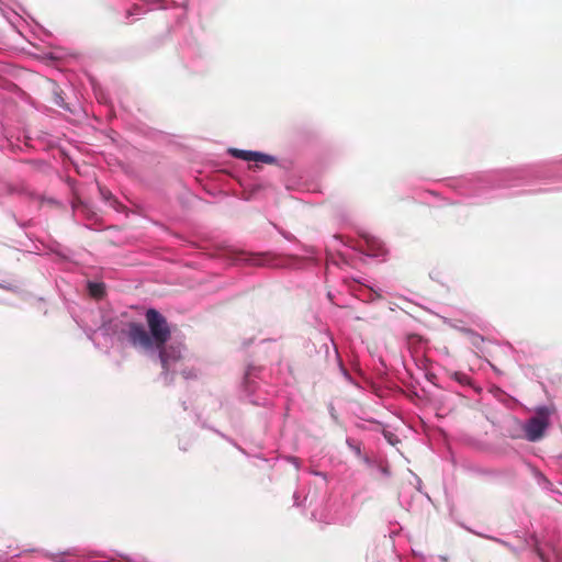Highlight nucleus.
<instances>
[{"instance_id":"nucleus-1","label":"nucleus","mask_w":562,"mask_h":562,"mask_svg":"<svg viewBox=\"0 0 562 562\" xmlns=\"http://www.w3.org/2000/svg\"><path fill=\"white\" fill-rule=\"evenodd\" d=\"M148 330L137 322L115 317L104 322L100 330L103 335L115 338L121 344H127L146 356L156 358L162 368V379L166 384L173 381L178 364L182 360L181 344L166 345L170 338V328L166 317L155 308L146 312Z\"/></svg>"},{"instance_id":"nucleus-2","label":"nucleus","mask_w":562,"mask_h":562,"mask_svg":"<svg viewBox=\"0 0 562 562\" xmlns=\"http://www.w3.org/2000/svg\"><path fill=\"white\" fill-rule=\"evenodd\" d=\"M562 177V169L553 165L530 166L515 170H498L483 176L453 180V188L464 195H479L486 188H515L531 179Z\"/></svg>"},{"instance_id":"nucleus-3","label":"nucleus","mask_w":562,"mask_h":562,"mask_svg":"<svg viewBox=\"0 0 562 562\" xmlns=\"http://www.w3.org/2000/svg\"><path fill=\"white\" fill-rule=\"evenodd\" d=\"M554 406L541 405L536 407L535 415L531 416L522 426L527 440L536 442L540 440L550 425V417L554 413Z\"/></svg>"},{"instance_id":"nucleus-4","label":"nucleus","mask_w":562,"mask_h":562,"mask_svg":"<svg viewBox=\"0 0 562 562\" xmlns=\"http://www.w3.org/2000/svg\"><path fill=\"white\" fill-rule=\"evenodd\" d=\"M235 265H250V266H260V267H272V268H281V267H295L294 258H281L267 254H248L245 251H240L235 254L234 257Z\"/></svg>"},{"instance_id":"nucleus-5","label":"nucleus","mask_w":562,"mask_h":562,"mask_svg":"<svg viewBox=\"0 0 562 562\" xmlns=\"http://www.w3.org/2000/svg\"><path fill=\"white\" fill-rule=\"evenodd\" d=\"M537 554L543 562H562V550L559 544L546 543L540 544L533 540Z\"/></svg>"},{"instance_id":"nucleus-6","label":"nucleus","mask_w":562,"mask_h":562,"mask_svg":"<svg viewBox=\"0 0 562 562\" xmlns=\"http://www.w3.org/2000/svg\"><path fill=\"white\" fill-rule=\"evenodd\" d=\"M366 248L362 249V252L372 258H384L386 254V249L381 240L373 236L366 235L364 236Z\"/></svg>"},{"instance_id":"nucleus-7","label":"nucleus","mask_w":562,"mask_h":562,"mask_svg":"<svg viewBox=\"0 0 562 562\" xmlns=\"http://www.w3.org/2000/svg\"><path fill=\"white\" fill-rule=\"evenodd\" d=\"M164 0H146L142 4H134L131 10L127 11V16L140 15L148 11L156 9H165L162 5Z\"/></svg>"},{"instance_id":"nucleus-8","label":"nucleus","mask_w":562,"mask_h":562,"mask_svg":"<svg viewBox=\"0 0 562 562\" xmlns=\"http://www.w3.org/2000/svg\"><path fill=\"white\" fill-rule=\"evenodd\" d=\"M88 291L89 294L95 299H100L104 295L105 292V285L102 282H88Z\"/></svg>"},{"instance_id":"nucleus-9","label":"nucleus","mask_w":562,"mask_h":562,"mask_svg":"<svg viewBox=\"0 0 562 562\" xmlns=\"http://www.w3.org/2000/svg\"><path fill=\"white\" fill-rule=\"evenodd\" d=\"M228 153L231 154V156L241 159L244 161H254V156H255L254 150L231 148V149H228Z\"/></svg>"},{"instance_id":"nucleus-10","label":"nucleus","mask_w":562,"mask_h":562,"mask_svg":"<svg viewBox=\"0 0 562 562\" xmlns=\"http://www.w3.org/2000/svg\"><path fill=\"white\" fill-rule=\"evenodd\" d=\"M533 476L540 487L543 490H550L551 482L538 470L532 469Z\"/></svg>"},{"instance_id":"nucleus-11","label":"nucleus","mask_w":562,"mask_h":562,"mask_svg":"<svg viewBox=\"0 0 562 562\" xmlns=\"http://www.w3.org/2000/svg\"><path fill=\"white\" fill-rule=\"evenodd\" d=\"M254 161L256 162H265V164H273L277 161L274 156L263 154L260 151H255Z\"/></svg>"},{"instance_id":"nucleus-12","label":"nucleus","mask_w":562,"mask_h":562,"mask_svg":"<svg viewBox=\"0 0 562 562\" xmlns=\"http://www.w3.org/2000/svg\"><path fill=\"white\" fill-rule=\"evenodd\" d=\"M346 443L357 457H362L360 443L355 442L350 438H347Z\"/></svg>"},{"instance_id":"nucleus-13","label":"nucleus","mask_w":562,"mask_h":562,"mask_svg":"<svg viewBox=\"0 0 562 562\" xmlns=\"http://www.w3.org/2000/svg\"><path fill=\"white\" fill-rule=\"evenodd\" d=\"M255 368L252 367H249L246 374H245V380H244V383H245V387L247 391L250 390V384H251V376L255 374Z\"/></svg>"},{"instance_id":"nucleus-14","label":"nucleus","mask_w":562,"mask_h":562,"mask_svg":"<svg viewBox=\"0 0 562 562\" xmlns=\"http://www.w3.org/2000/svg\"><path fill=\"white\" fill-rule=\"evenodd\" d=\"M487 538H488V539H491V540H493V541H495V542L501 543L502 546H504V547L508 548L510 551H513V552H515V553H518V551H519L517 548H515L514 546L509 544V543H508L507 541H505V540H502V539H499V538H495V537H487Z\"/></svg>"},{"instance_id":"nucleus-15","label":"nucleus","mask_w":562,"mask_h":562,"mask_svg":"<svg viewBox=\"0 0 562 562\" xmlns=\"http://www.w3.org/2000/svg\"><path fill=\"white\" fill-rule=\"evenodd\" d=\"M288 462L292 463L296 469H300V460L296 457H286L285 458Z\"/></svg>"},{"instance_id":"nucleus-16","label":"nucleus","mask_w":562,"mask_h":562,"mask_svg":"<svg viewBox=\"0 0 562 562\" xmlns=\"http://www.w3.org/2000/svg\"><path fill=\"white\" fill-rule=\"evenodd\" d=\"M454 378L460 383H467L469 378L465 374L462 373H454Z\"/></svg>"},{"instance_id":"nucleus-17","label":"nucleus","mask_w":562,"mask_h":562,"mask_svg":"<svg viewBox=\"0 0 562 562\" xmlns=\"http://www.w3.org/2000/svg\"><path fill=\"white\" fill-rule=\"evenodd\" d=\"M181 374L186 380L196 376L195 373H193L191 370H182Z\"/></svg>"},{"instance_id":"nucleus-18","label":"nucleus","mask_w":562,"mask_h":562,"mask_svg":"<svg viewBox=\"0 0 562 562\" xmlns=\"http://www.w3.org/2000/svg\"><path fill=\"white\" fill-rule=\"evenodd\" d=\"M248 396H249V401H250L254 405H262V406L268 405L267 400H265V401H262V402H259V401H257V400H254V398L251 397V394H248Z\"/></svg>"},{"instance_id":"nucleus-19","label":"nucleus","mask_w":562,"mask_h":562,"mask_svg":"<svg viewBox=\"0 0 562 562\" xmlns=\"http://www.w3.org/2000/svg\"><path fill=\"white\" fill-rule=\"evenodd\" d=\"M101 194L103 195V198H104L105 200H109V199L111 198V193H110V192H108V191L105 192V191H104V190H102V189H101Z\"/></svg>"},{"instance_id":"nucleus-20","label":"nucleus","mask_w":562,"mask_h":562,"mask_svg":"<svg viewBox=\"0 0 562 562\" xmlns=\"http://www.w3.org/2000/svg\"><path fill=\"white\" fill-rule=\"evenodd\" d=\"M293 498H294V505L299 506L300 504H299V502H297V499H299V494H297V492H295V493L293 494Z\"/></svg>"},{"instance_id":"nucleus-21","label":"nucleus","mask_w":562,"mask_h":562,"mask_svg":"<svg viewBox=\"0 0 562 562\" xmlns=\"http://www.w3.org/2000/svg\"><path fill=\"white\" fill-rule=\"evenodd\" d=\"M128 562H144V561L140 559H128Z\"/></svg>"},{"instance_id":"nucleus-22","label":"nucleus","mask_w":562,"mask_h":562,"mask_svg":"<svg viewBox=\"0 0 562 562\" xmlns=\"http://www.w3.org/2000/svg\"><path fill=\"white\" fill-rule=\"evenodd\" d=\"M314 474L319 475V476H322V477H324V479L326 477V476H325V474H324V473H321V472H314Z\"/></svg>"},{"instance_id":"nucleus-23","label":"nucleus","mask_w":562,"mask_h":562,"mask_svg":"<svg viewBox=\"0 0 562 562\" xmlns=\"http://www.w3.org/2000/svg\"><path fill=\"white\" fill-rule=\"evenodd\" d=\"M474 339H475V340H483V339H482V337H481V336H479V335H474Z\"/></svg>"},{"instance_id":"nucleus-24","label":"nucleus","mask_w":562,"mask_h":562,"mask_svg":"<svg viewBox=\"0 0 562 562\" xmlns=\"http://www.w3.org/2000/svg\"><path fill=\"white\" fill-rule=\"evenodd\" d=\"M342 371H344V374H345L348 379H350V376L348 375L347 371H346V370H344V369H342Z\"/></svg>"},{"instance_id":"nucleus-25","label":"nucleus","mask_w":562,"mask_h":562,"mask_svg":"<svg viewBox=\"0 0 562 562\" xmlns=\"http://www.w3.org/2000/svg\"><path fill=\"white\" fill-rule=\"evenodd\" d=\"M363 460H364L366 462H369V458H368V457H363Z\"/></svg>"},{"instance_id":"nucleus-26","label":"nucleus","mask_w":562,"mask_h":562,"mask_svg":"<svg viewBox=\"0 0 562 562\" xmlns=\"http://www.w3.org/2000/svg\"><path fill=\"white\" fill-rule=\"evenodd\" d=\"M0 288H4V289H8V286L3 285V284H0Z\"/></svg>"}]
</instances>
